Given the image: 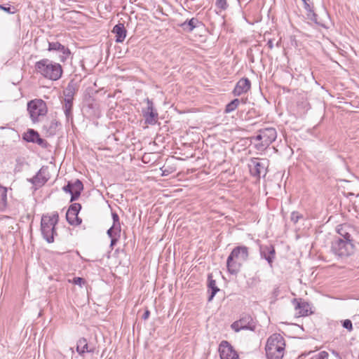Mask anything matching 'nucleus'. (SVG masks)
Masks as SVG:
<instances>
[{
	"instance_id": "5",
	"label": "nucleus",
	"mask_w": 359,
	"mask_h": 359,
	"mask_svg": "<svg viewBox=\"0 0 359 359\" xmlns=\"http://www.w3.org/2000/svg\"><path fill=\"white\" fill-rule=\"evenodd\" d=\"M277 132L274 128H265L258 130L257 134L251 137L258 151H264L276 140Z\"/></svg>"
},
{
	"instance_id": "38",
	"label": "nucleus",
	"mask_w": 359,
	"mask_h": 359,
	"mask_svg": "<svg viewBox=\"0 0 359 359\" xmlns=\"http://www.w3.org/2000/svg\"><path fill=\"white\" fill-rule=\"evenodd\" d=\"M107 235L109 236V237L111 238H113L114 237V236H116L117 234H121V230L120 229H113V226H111L108 230H107Z\"/></svg>"
},
{
	"instance_id": "7",
	"label": "nucleus",
	"mask_w": 359,
	"mask_h": 359,
	"mask_svg": "<svg viewBox=\"0 0 359 359\" xmlns=\"http://www.w3.org/2000/svg\"><path fill=\"white\" fill-rule=\"evenodd\" d=\"M336 231L338 236H335L334 238L341 239L352 243H357L355 238L358 235V231L354 226L346 223L342 224L337 226Z\"/></svg>"
},
{
	"instance_id": "36",
	"label": "nucleus",
	"mask_w": 359,
	"mask_h": 359,
	"mask_svg": "<svg viewBox=\"0 0 359 359\" xmlns=\"http://www.w3.org/2000/svg\"><path fill=\"white\" fill-rule=\"evenodd\" d=\"M329 354L327 351H323L316 355H313L310 359H328Z\"/></svg>"
},
{
	"instance_id": "14",
	"label": "nucleus",
	"mask_w": 359,
	"mask_h": 359,
	"mask_svg": "<svg viewBox=\"0 0 359 359\" xmlns=\"http://www.w3.org/2000/svg\"><path fill=\"white\" fill-rule=\"evenodd\" d=\"M46 172L47 168L43 166L32 178L27 179V181L36 187H41L48 180Z\"/></svg>"
},
{
	"instance_id": "35",
	"label": "nucleus",
	"mask_w": 359,
	"mask_h": 359,
	"mask_svg": "<svg viewBox=\"0 0 359 359\" xmlns=\"http://www.w3.org/2000/svg\"><path fill=\"white\" fill-rule=\"evenodd\" d=\"M215 6L220 11H225L229 7L227 0H216Z\"/></svg>"
},
{
	"instance_id": "31",
	"label": "nucleus",
	"mask_w": 359,
	"mask_h": 359,
	"mask_svg": "<svg viewBox=\"0 0 359 359\" xmlns=\"http://www.w3.org/2000/svg\"><path fill=\"white\" fill-rule=\"evenodd\" d=\"M81 209V205L78 203H72L67 210V217L69 216V214H77L79 215L80 210Z\"/></svg>"
},
{
	"instance_id": "17",
	"label": "nucleus",
	"mask_w": 359,
	"mask_h": 359,
	"mask_svg": "<svg viewBox=\"0 0 359 359\" xmlns=\"http://www.w3.org/2000/svg\"><path fill=\"white\" fill-rule=\"evenodd\" d=\"M261 257L265 259L271 266L276 255V250L272 245L260 246Z\"/></svg>"
},
{
	"instance_id": "18",
	"label": "nucleus",
	"mask_w": 359,
	"mask_h": 359,
	"mask_svg": "<svg viewBox=\"0 0 359 359\" xmlns=\"http://www.w3.org/2000/svg\"><path fill=\"white\" fill-rule=\"evenodd\" d=\"M303 2L304 8L306 11V17L309 20L313 21L317 25L323 26V25L318 21V15L313 11V5L311 4L309 0H301Z\"/></svg>"
},
{
	"instance_id": "19",
	"label": "nucleus",
	"mask_w": 359,
	"mask_h": 359,
	"mask_svg": "<svg viewBox=\"0 0 359 359\" xmlns=\"http://www.w3.org/2000/svg\"><path fill=\"white\" fill-rule=\"evenodd\" d=\"M112 33L115 34L116 42L122 43L125 40L127 34V30L124 27V24L118 22L116 25L113 27Z\"/></svg>"
},
{
	"instance_id": "47",
	"label": "nucleus",
	"mask_w": 359,
	"mask_h": 359,
	"mask_svg": "<svg viewBox=\"0 0 359 359\" xmlns=\"http://www.w3.org/2000/svg\"><path fill=\"white\" fill-rule=\"evenodd\" d=\"M149 316H150V311L148 309H147L142 316V319L144 320H147L149 318Z\"/></svg>"
},
{
	"instance_id": "12",
	"label": "nucleus",
	"mask_w": 359,
	"mask_h": 359,
	"mask_svg": "<svg viewBox=\"0 0 359 359\" xmlns=\"http://www.w3.org/2000/svg\"><path fill=\"white\" fill-rule=\"evenodd\" d=\"M48 50L57 51L60 53L59 57L61 62H65L71 54L68 48L65 47L57 41L48 42Z\"/></svg>"
},
{
	"instance_id": "42",
	"label": "nucleus",
	"mask_w": 359,
	"mask_h": 359,
	"mask_svg": "<svg viewBox=\"0 0 359 359\" xmlns=\"http://www.w3.org/2000/svg\"><path fill=\"white\" fill-rule=\"evenodd\" d=\"M62 190L66 193L71 194L72 192V182H68L67 184L62 187Z\"/></svg>"
},
{
	"instance_id": "10",
	"label": "nucleus",
	"mask_w": 359,
	"mask_h": 359,
	"mask_svg": "<svg viewBox=\"0 0 359 359\" xmlns=\"http://www.w3.org/2000/svg\"><path fill=\"white\" fill-rule=\"evenodd\" d=\"M76 350L80 356H84L86 353H94L96 347L94 344L89 343L86 338L80 337L76 341Z\"/></svg>"
},
{
	"instance_id": "44",
	"label": "nucleus",
	"mask_w": 359,
	"mask_h": 359,
	"mask_svg": "<svg viewBox=\"0 0 359 359\" xmlns=\"http://www.w3.org/2000/svg\"><path fill=\"white\" fill-rule=\"evenodd\" d=\"M114 237L111 238V243L110 246L113 248L114 245H116L117 242L118 241V239L121 236V234H117L116 236H114Z\"/></svg>"
},
{
	"instance_id": "28",
	"label": "nucleus",
	"mask_w": 359,
	"mask_h": 359,
	"mask_svg": "<svg viewBox=\"0 0 359 359\" xmlns=\"http://www.w3.org/2000/svg\"><path fill=\"white\" fill-rule=\"evenodd\" d=\"M142 104V112H153L154 104L151 100L147 98L143 101Z\"/></svg>"
},
{
	"instance_id": "23",
	"label": "nucleus",
	"mask_w": 359,
	"mask_h": 359,
	"mask_svg": "<svg viewBox=\"0 0 359 359\" xmlns=\"http://www.w3.org/2000/svg\"><path fill=\"white\" fill-rule=\"evenodd\" d=\"M98 108L99 104L95 99L90 97L85 100L83 104V109L85 110L88 111L91 109L93 111H96L98 110Z\"/></svg>"
},
{
	"instance_id": "43",
	"label": "nucleus",
	"mask_w": 359,
	"mask_h": 359,
	"mask_svg": "<svg viewBox=\"0 0 359 359\" xmlns=\"http://www.w3.org/2000/svg\"><path fill=\"white\" fill-rule=\"evenodd\" d=\"M86 282L85 279L80 277H75L73 279V283L75 285H81L82 284H84Z\"/></svg>"
},
{
	"instance_id": "20",
	"label": "nucleus",
	"mask_w": 359,
	"mask_h": 359,
	"mask_svg": "<svg viewBox=\"0 0 359 359\" xmlns=\"http://www.w3.org/2000/svg\"><path fill=\"white\" fill-rule=\"evenodd\" d=\"M203 23L196 18L185 21L181 24V27L186 32H191L195 28L202 26Z\"/></svg>"
},
{
	"instance_id": "16",
	"label": "nucleus",
	"mask_w": 359,
	"mask_h": 359,
	"mask_svg": "<svg viewBox=\"0 0 359 359\" xmlns=\"http://www.w3.org/2000/svg\"><path fill=\"white\" fill-rule=\"evenodd\" d=\"M250 81L248 78H242L237 82L233 93L235 96H239L247 93L250 89Z\"/></svg>"
},
{
	"instance_id": "40",
	"label": "nucleus",
	"mask_w": 359,
	"mask_h": 359,
	"mask_svg": "<svg viewBox=\"0 0 359 359\" xmlns=\"http://www.w3.org/2000/svg\"><path fill=\"white\" fill-rule=\"evenodd\" d=\"M34 143H36L39 146H41V147H42L43 148H46L47 145H48L47 142L45 140L41 138L39 135H38V137H36V139H35Z\"/></svg>"
},
{
	"instance_id": "8",
	"label": "nucleus",
	"mask_w": 359,
	"mask_h": 359,
	"mask_svg": "<svg viewBox=\"0 0 359 359\" xmlns=\"http://www.w3.org/2000/svg\"><path fill=\"white\" fill-rule=\"evenodd\" d=\"M231 327L236 332L242 330L255 331L257 327V321L250 314H243L241 318L231 325Z\"/></svg>"
},
{
	"instance_id": "6",
	"label": "nucleus",
	"mask_w": 359,
	"mask_h": 359,
	"mask_svg": "<svg viewBox=\"0 0 359 359\" xmlns=\"http://www.w3.org/2000/svg\"><path fill=\"white\" fill-rule=\"evenodd\" d=\"M356 250L355 243L337 238H334L331 243V252L338 258H348L354 255Z\"/></svg>"
},
{
	"instance_id": "27",
	"label": "nucleus",
	"mask_w": 359,
	"mask_h": 359,
	"mask_svg": "<svg viewBox=\"0 0 359 359\" xmlns=\"http://www.w3.org/2000/svg\"><path fill=\"white\" fill-rule=\"evenodd\" d=\"M158 114H144L145 124L154 125L158 119Z\"/></svg>"
},
{
	"instance_id": "37",
	"label": "nucleus",
	"mask_w": 359,
	"mask_h": 359,
	"mask_svg": "<svg viewBox=\"0 0 359 359\" xmlns=\"http://www.w3.org/2000/svg\"><path fill=\"white\" fill-rule=\"evenodd\" d=\"M341 324L343 327L346 329L348 332H351L353 330V324L351 320L346 319L341 321Z\"/></svg>"
},
{
	"instance_id": "34",
	"label": "nucleus",
	"mask_w": 359,
	"mask_h": 359,
	"mask_svg": "<svg viewBox=\"0 0 359 359\" xmlns=\"http://www.w3.org/2000/svg\"><path fill=\"white\" fill-rule=\"evenodd\" d=\"M111 217H112V219H113V224H112L113 229H116V230L118 229L121 231V223L119 221V217H118V214L115 212H112Z\"/></svg>"
},
{
	"instance_id": "26",
	"label": "nucleus",
	"mask_w": 359,
	"mask_h": 359,
	"mask_svg": "<svg viewBox=\"0 0 359 359\" xmlns=\"http://www.w3.org/2000/svg\"><path fill=\"white\" fill-rule=\"evenodd\" d=\"M39 133L33 129H29L23 135V140L28 142H34L35 139L38 137Z\"/></svg>"
},
{
	"instance_id": "46",
	"label": "nucleus",
	"mask_w": 359,
	"mask_h": 359,
	"mask_svg": "<svg viewBox=\"0 0 359 359\" xmlns=\"http://www.w3.org/2000/svg\"><path fill=\"white\" fill-rule=\"evenodd\" d=\"M23 164H24L23 162H18V164L16 165V166L15 168V172H20L22 170Z\"/></svg>"
},
{
	"instance_id": "4",
	"label": "nucleus",
	"mask_w": 359,
	"mask_h": 359,
	"mask_svg": "<svg viewBox=\"0 0 359 359\" xmlns=\"http://www.w3.org/2000/svg\"><path fill=\"white\" fill-rule=\"evenodd\" d=\"M267 359H283L285 352V339L280 334H271L265 347Z\"/></svg>"
},
{
	"instance_id": "13",
	"label": "nucleus",
	"mask_w": 359,
	"mask_h": 359,
	"mask_svg": "<svg viewBox=\"0 0 359 359\" xmlns=\"http://www.w3.org/2000/svg\"><path fill=\"white\" fill-rule=\"evenodd\" d=\"M249 167L251 175L255 177H260L261 175L264 176L266 174L265 163L261 162L258 158L252 159Z\"/></svg>"
},
{
	"instance_id": "49",
	"label": "nucleus",
	"mask_w": 359,
	"mask_h": 359,
	"mask_svg": "<svg viewBox=\"0 0 359 359\" xmlns=\"http://www.w3.org/2000/svg\"><path fill=\"white\" fill-rule=\"evenodd\" d=\"M46 114H33V113H31L30 114V116L33 118L34 117H37V116H39L41 115H45Z\"/></svg>"
},
{
	"instance_id": "51",
	"label": "nucleus",
	"mask_w": 359,
	"mask_h": 359,
	"mask_svg": "<svg viewBox=\"0 0 359 359\" xmlns=\"http://www.w3.org/2000/svg\"><path fill=\"white\" fill-rule=\"evenodd\" d=\"M62 2L69 1L70 0H61Z\"/></svg>"
},
{
	"instance_id": "41",
	"label": "nucleus",
	"mask_w": 359,
	"mask_h": 359,
	"mask_svg": "<svg viewBox=\"0 0 359 359\" xmlns=\"http://www.w3.org/2000/svg\"><path fill=\"white\" fill-rule=\"evenodd\" d=\"M0 9L3 10L4 11H5L8 13H10V14H13L15 13V8H11V6H6L4 5H0Z\"/></svg>"
},
{
	"instance_id": "29",
	"label": "nucleus",
	"mask_w": 359,
	"mask_h": 359,
	"mask_svg": "<svg viewBox=\"0 0 359 359\" xmlns=\"http://www.w3.org/2000/svg\"><path fill=\"white\" fill-rule=\"evenodd\" d=\"M60 126V123H59V121H57L55 119L53 120L48 126V132L49 133V134L50 135H55Z\"/></svg>"
},
{
	"instance_id": "25",
	"label": "nucleus",
	"mask_w": 359,
	"mask_h": 359,
	"mask_svg": "<svg viewBox=\"0 0 359 359\" xmlns=\"http://www.w3.org/2000/svg\"><path fill=\"white\" fill-rule=\"evenodd\" d=\"M66 219L67 222L72 226H79L81 224L82 219L80 218L77 214H69V216L67 217V212L66 213Z\"/></svg>"
},
{
	"instance_id": "33",
	"label": "nucleus",
	"mask_w": 359,
	"mask_h": 359,
	"mask_svg": "<svg viewBox=\"0 0 359 359\" xmlns=\"http://www.w3.org/2000/svg\"><path fill=\"white\" fill-rule=\"evenodd\" d=\"M83 189V185L81 180H76L74 182H72V192L81 193Z\"/></svg>"
},
{
	"instance_id": "3",
	"label": "nucleus",
	"mask_w": 359,
	"mask_h": 359,
	"mask_svg": "<svg viewBox=\"0 0 359 359\" xmlns=\"http://www.w3.org/2000/svg\"><path fill=\"white\" fill-rule=\"evenodd\" d=\"M59 222V214L53 212L50 214H43L41 219V232L43 238L48 243H52L55 241V236H57L56 225Z\"/></svg>"
},
{
	"instance_id": "2",
	"label": "nucleus",
	"mask_w": 359,
	"mask_h": 359,
	"mask_svg": "<svg viewBox=\"0 0 359 359\" xmlns=\"http://www.w3.org/2000/svg\"><path fill=\"white\" fill-rule=\"evenodd\" d=\"M35 69L43 77L51 80L57 81L62 75V66L47 58L42 59L35 63Z\"/></svg>"
},
{
	"instance_id": "11",
	"label": "nucleus",
	"mask_w": 359,
	"mask_h": 359,
	"mask_svg": "<svg viewBox=\"0 0 359 359\" xmlns=\"http://www.w3.org/2000/svg\"><path fill=\"white\" fill-rule=\"evenodd\" d=\"M292 304L299 316H306L313 313L311 305L302 299H294Z\"/></svg>"
},
{
	"instance_id": "50",
	"label": "nucleus",
	"mask_w": 359,
	"mask_h": 359,
	"mask_svg": "<svg viewBox=\"0 0 359 359\" xmlns=\"http://www.w3.org/2000/svg\"><path fill=\"white\" fill-rule=\"evenodd\" d=\"M65 115H66V118L67 120H69L70 118H72V114L67 113V114H65Z\"/></svg>"
},
{
	"instance_id": "9",
	"label": "nucleus",
	"mask_w": 359,
	"mask_h": 359,
	"mask_svg": "<svg viewBox=\"0 0 359 359\" xmlns=\"http://www.w3.org/2000/svg\"><path fill=\"white\" fill-rule=\"evenodd\" d=\"M221 359H239L237 352L227 341H222L219 346Z\"/></svg>"
},
{
	"instance_id": "22",
	"label": "nucleus",
	"mask_w": 359,
	"mask_h": 359,
	"mask_svg": "<svg viewBox=\"0 0 359 359\" xmlns=\"http://www.w3.org/2000/svg\"><path fill=\"white\" fill-rule=\"evenodd\" d=\"M76 91V84L73 81L69 82L67 86L63 90V95L65 96V98H67L68 100H73Z\"/></svg>"
},
{
	"instance_id": "21",
	"label": "nucleus",
	"mask_w": 359,
	"mask_h": 359,
	"mask_svg": "<svg viewBox=\"0 0 359 359\" xmlns=\"http://www.w3.org/2000/svg\"><path fill=\"white\" fill-rule=\"evenodd\" d=\"M208 287L211 290L208 297V302H210L212 300L215 294L219 291V288L217 286L216 281L213 279L212 273H209L208 276Z\"/></svg>"
},
{
	"instance_id": "30",
	"label": "nucleus",
	"mask_w": 359,
	"mask_h": 359,
	"mask_svg": "<svg viewBox=\"0 0 359 359\" xmlns=\"http://www.w3.org/2000/svg\"><path fill=\"white\" fill-rule=\"evenodd\" d=\"M240 103V100L234 99L231 102L226 104L224 112H231L236 110Z\"/></svg>"
},
{
	"instance_id": "1",
	"label": "nucleus",
	"mask_w": 359,
	"mask_h": 359,
	"mask_svg": "<svg viewBox=\"0 0 359 359\" xmlns=\"http://www.w3.org/2000/svg\"><path fill=\"white\" fill-rule=\"evenodd\" d=\"M249 257L248 248L244 245L234 248L226 260L227 271L232 275H236L241 270L243 262Z\"/></svg>"
},
{
	"instance_id": "15",
	"label": "nucleus",
	"mask_w": 359,
	"mask_h": 359,
	"mask_svg": "<svg viewBox=\"0 0 359 359\" xmlns=\"http://www.w3.org/2000/svg\"><path fill=\"white\" fill-rule=\"evenodd\" d=\"M28 112H47L46 103L41 99H34L27 102Z\"/></svg>"
},
{
	"instance_id": "32",
	"label": "nucleus",
	"mask_w": 359,
	"mask_h": 359,
	"mask_svg": "<svg viewBox=\"0 0 359 359\" xmlns=\"http://www.w3.org/2000/svg\"><path fill=\"white\" fill-rule=\"evenodd\" d=\"M73 106V100H68L67 98H64V101L62 102V109L64 112H71Z\"/></svg>"
},
{
	"instance_id": "48",
	"label": "nucleus",
	"mask_w": 359,
	"mask_h": 359,
	"mask_svg": "<svg viewBox=\"0 0 359 359\" xmlns=\"http://www.w3.org/2000/svg\"><path fill=\"white\" fill-rule=\"evenodd\" d=\"M267 46L268 47L270 48V49H272L273 48V43L271 40H269L268 42H267Z\"/></svg>"
},
{
	"instance_id": "39",
	"label": "nucleus",
	"mask_w": 359,
	"mask_h": 359,
	"mask_svg": "<svg viewBox=\"0 0 359 359\" xmlns=\"http://www.w3.org/2000/svg\"><path fill=\"white\" fill-rule=\"evenodd\" d=\"M302 217V215L299 212L294 211L291 214L290 219H291V221H292L294 224H296L297 222H298L299 219Z\"/></svg>"
},
{
	"instance_id": "24",
	"label": "nucleus",
	"mask_w": 359,
	"mask_h": 359,
	"mask_svg": "<svg viewBox=\"0 0 359 359\" xmlns=\"http://www.w3.org/2000/svg\"><path fill=\"white\" fill-rule=\"evenodd\" d=\"M7 205V189L0 186V211L4 210Z\"/></svg>"
},
{
	"instance_id": "45",
	"label": "nucleus",
	"mask_w": 359,
	"mask_h": 359,
	"mask_svg": "<svg viewBox=\"0 0 359 359\" xmlns=\"http://www.w3.org/2000/svg\"><path fill=\"white\" fill-rule=\"evenodd\" d=\"M70 194H71L70 202H73L79 198V197L81 195V193L72 192Z\"/></svg>"
}]
</instances>
